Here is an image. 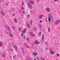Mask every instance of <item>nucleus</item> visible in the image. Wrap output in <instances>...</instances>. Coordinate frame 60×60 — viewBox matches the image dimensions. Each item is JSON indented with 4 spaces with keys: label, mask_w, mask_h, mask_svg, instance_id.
<instances>
[{
    "label": "nucleus",
    "mask_w": 60,
    "mask_h": 60,
    "mask_svg": "<svg viewBox=\"0 0 60 60\" xmlns=\"http://www.w3.org/2000/svg\"><path fill=\"white\" fill-rule=\"evenodd\" d=\"M27 3L28 5V6H29V8H30V9H32V8H33V7L30 4H34V3L33 1L32 0H31L30 1H29V3L27 2Z\"/></svg>",
    "instance_id": "obj_1"
},
{
    "label": "nucleus",
    "mask_w": 60,
    "mask_h": 60,
    "mask_svg": "<svg viewBox=\"0 0 60 60\" xmlns=\"http://www.w3.org/2000/svg\"><path fill=\"white\" fill-rule=\"evenodd\" d=\"M24 45L25 47L26 48H30V47L29 46H28L27 44L26 43H24Z\"/></svg>",
    "instance_id": "obj_2"
},
{
    "label": "nucleus",
    "mask_w": 60,
    "mask_h": 60,
    "mask_svg": "<svg viewBox=\"0 0 60 60\" xmlns=\"http://www.w3.org/2000/svg\"><path fill=\"white\" fill-rule=\"evenodd\" d=\"M6 56V54L5 53H3L1 54V56L2 57L4 58L5 56Z\"/></svg>",
    "instance_id": "obj_3"
},
{
    "label": "nucleus",
    "mask_w": 60,
    "mask_h": 60,
    "mask_svg": "<svg viewBox=\"0 0 60 60\" xmlns=\"http://www.w3.org/2000/svg\"><path fill=\"white\" fill-rule=\"evenodd\" d=\"M50 53L51 55H54L55 52L53 51H52V50H50Z\"/></svg>",
    "instance_id": "obj_4"
},
{
    "label": "nucleus",
    "mask_w": 60,
    "mask_h": 60,
    "mask_svg": "<svg viewBox=\"0 0 60 60\" xmlns=\"http://www.w3.org/2000/svg\"><path fill=\"white\" fill-rule=\"evenodd\" d=\"M43 16L42 15H41L40 16H39V19H41L42 18V17H43Z\"/></svg>",
    "instance_id": "obj_5"
},
{
    "label": "nucleus",
    "mask_w": 60,
    "mask_h": 60,
    "mask_svg": "<svg viewBox=\"0 0 60 60\" xmlns=\"http://www.w3.org/2000/svg\"><path fill=\"white\" fill-rule=\"evenodd\" d=\"M26 29H24L23 31L22 32V34H24V33H25V32H26Z\"/></svg>",
    "instance_id": "obj_6"
},
{
    "label": "nucleus",
    "mask_w": 60,
    "mask_h": 60,
    "mask_svg": "<svg viewBox=\"0 0 60 60\" xmlns=\"http://www.w3.org/2000/svg\"><path fill=\"white\" fill-rule=\"evenodd\" d=\"M33 54L35 56H36V55H37L38 53L37 52H33Z\"/></svg>",
    "instance_id": "obj_7"
},
{
    "label": "nucleus",
    "mask_w": 60,
    "mask_h": 60,
    "mask_svg": "<svg viewBox=\"0 0 60 60\" xmlns=\"http://www.w3.org/2000/svg\"><path fill=\"white\" fill-rule=\"evenodd\" d=\"M39 43L40 42H39L38 41H35V44H39Z\"/></svg>",
    "instance_id": "obj_8"
},
{
    "label": "nucleus",
    "mask_w": 60,
    "mask_h": 60,
    "mask_svg": "<svg viewBox=\"0 0 60 60\" xmlns=\"http://www.w3.org/2000/svg\"><path fill=\"white\" fill-rule=\"evenodd\" d=\"M50 16L49 15L48 17L49 18L48 19L49 22H50Z\"/></svg>",
    "instance_id": "obj_9"
},
{
    "label": "nucleus",
    "mask_w": 60,
    "mask_h": 60,
    "mask_svg": "<svg viewBox=\"0 0 60 60\" xmlns=\"http://www.w3.org/2000/svg\"><path fill=\"white\" fill-rule=\"evenodd\" d=\"M14 48H15L16 49V50L17 51L18 50V47H17V46L15 45H14Z\"/></svg>",
    "instance_id": "obj_10"
},
{
    "label": "nucleus",
    "mask_w": 60,
    "mask_h": 60,
    "mask_svg": "<svg viewBox=\"0 0 60 60\" xmlns=\"http://www.w3.org/2000/svg\"><path fill=\"white\" fill-rule=\"evenodd\" d=\"M46 9L48 11V12H49L50 11H49V8H46Z\"/></svg>",
    "instance_id": "obj_11"
},
{
    "label": "nucleus",
    "mask_w": 60,
    "mask_h": 60,
    "mask_svg": "<svg viewBox=\"0 0 60 60\" xmlns=\"http://www.w3.org/2000/svg\"><path fill=\"white\" fill-rule=\"evenodd\" d=\"M22 51V53H23V54L25 55V52H24V51L23 50V49L22 48H21Z\"/></svg>",
    "instance_id": "obj_12"
},
{
    "label": "nucleus",
    "mask_w": 60,
    "mask_h": 60,
    "mask_svg": "<svg viewBox=\"0 0 60 60\" xmlns=\"http://www.w3.org/2000/svg\"><path fill=\"white\" fill-rule=\"evenodd\" d=\"M30 35H31L32 36H33V37L34 36V35L32 33H30Z\"/></svg>",
    "instance_id": "obj_13"
},
{
    "label": "nucleus",
    "mask_w": 60,
    "mask_h": 60,
    "mask_svg": "<svg viewBox=\"0 0 60 60\" xmlns=\"http://www.w3.org/2000/svg\"><path fill=\"white\" fill-rule=\"evenodd\" d=\"M14 21L15 23H18V21H17V19H16V18L15 19Z\"/></svg>",
    "instance_id": "obj_14"
},
{
    "label": "nucleus",
    "mask_w": 60,
    "mask_h": 60,
    "mask_svg": "<svg viewBox=\"0 0 60 60\" xmlns=\"http://www.w3.org/2000/svg\"><path fill=\"white\" fill-rule=\"evenodd\" d=\"M27 27H28V28H30L31 27H30V25L29 24H27Z\"/></svg>",
    "instance_id": "obj_15"
},
{
    "label": "nucleus",
    "mask_w": 60,
    "mask_h": 60,
    "mask_svg": "<svg viewBox=\"0 0 60 60\" xmlns=\"http://www.w3.org/2000/svg\"><path fill=\"white\" fill-rule=\"evenodd\" d=\"M31 22H30V24L31 25V26H32V22H33V20H31Z\"/></svg>",
    "instance_id": "obj_16"
},
{
    "label": "nucleus",
    "mask_w": 60,
    "mask_h": 60,
    "mask_svg": "<svg viewBox=\"0 0 60 60\" xmlns=\"http://www.w3.org/2000/svg\"><path fill=\"white\" fill-rule=\"evenodd\" d=\"M7 27H8V29L9 31H10V32H11V30L10 29V27H9L8 26Z\"/></svg>",
    "instance_id": "obj_17"
},
{
    "label": "nucleus",
    "mask_w": 60,
    "mask_h": 60,
    "mask_svg": "<svg viewBox=\"0 0 60 60\" xmlns=\"http://www.w3.org/2000/svg\"><path fill=\"white\" fill-rule=\"evenodd\" d=\"M9 34L10 37H13V35H12V34H11V33H10Z\"/></svg>",
    "instance_id": "obj_18"
},
{
    "label": "nucleus",
    "mask_w": 60,
    "mask_h": 60,
    "mask_svg": "<svg viewBox=\"0 0 60 60\" xmlns=\"http://www.w3.org/2000/svg\"><path fill=\"white\" fill-rule=\"evenodd\" d=\"M1 12L3 16H4V12H3L2 11H1Z\"/></svg>",
    "instance_id": "obj_19"
},
{
    "label": "nucleus",
    "mask_w": 60,
    "mask_h": 60,
    "mask_svg": "<svg viewBox=\"0 0 60 60\" xmlns=\"http://www.w3.org/2000/svg\"><path fill=\"white\" fill-rule=\"evenodd\" d=\"M57 21L58 23H60V20H57Z\"/></svg>",
    "instance_id": "obj_20"
},
{
    "label": "nucleus",
    "mask_w": 60,
    "mask_h": 60,
    "mask_svg": "<svg viewBox=\"0 0 60 60\" xmlns=\"http://www.w3.org/2000/svg\"><path fill=\"white\" fill-rule=\"evenodd\" d=\"M13 58L14 59H16V56H14L13 57Z\"/></svg>",
    "instance_id": "obj_21"
},
{
    "label": "nucleus",
    "mask_w": 60,
    "mask_h": 60,
    "mask_svg": "<svg viewBox=\"0 0 60 60\" xmlns=\"http://www.w3.org/2000/svg\"><path fill=\"white\" fill-rule=\"evenodd\" d=\"M0 47H2V42H0Z\"/></svg>",
    "instance_id": "obj_22"
},
{
    "label": "nucleus",
    "mask_w": 60,
    "mask_h": 60,
    "mask_svg": "<svg viewBox=\"0 0 60 60\" xmlns=\"http://www.w3.org/2000/svg\"><path fill=\"white\" fill-rule=\"evenodd\" d=\"M6 5H7V6L9 5V4H8V3H7V2L6 3Z\"/></svg>",
    "instance_id": "obj_23"
},
{
    "label": "nucleus",
    "mask_w": 60,
    "mask_h": 60,
    "mask_svg": "<svg viewBox=\"0 0 60 60\" xmlns=\"http://www.w3.org/2000/svg\"><path fill=\"white\" fill-rule=\"evenodd\" d=\"M24 12H25V11H23L22 12L23 14H25V13Z\"/></svg>",
    "instance_id": "obj_24"
},
{
    "label": "nucleus",
    "mask_w": 60,
    "mask_h": 60,
    "mask_svg": "<svg viewBox=\"0 0 60 60\" xmlns=\"http://www.w3.org/2000/svg\"><path fill=\"white\" fill-rule=\"evenodd\" d=\"M39 26L40 28H41V25H39Z\"/></svg>",
    "instance_id": "obj_25"
},
{
    "label": "nucleus",
    "mask_w": 60,
    "mask_h": 60,
    "mask_svg": "<svg viewBox=\"0 0 60 60\" xmlns=\"http://www.w3.org/2000/svg\"><path fill=\"white\" fill-rule=\"evenodd\" d=\"M50 31V29L49 28H48V31L49 32Z\"/></svg>",
    "instance_id": "obj_26"
},
{
    "label": "nucleus",
    "mask_w": 60,
    "mask_h": 60,
    "mask_svg": "<svg viewBox=\"0 0 60 60\" xmlns=\"http://www.w3.org/2000/svg\"><path fill=\"white\" fill-rule=\"evenodd\" d=\"M34 29H35V31H36V32L37 31V30H36V29L35 28H34Z\"/></svg>",
    "instance_id": "obj_27"
},
{
    "label": "nucleus",
    "mask_w": 60,
    "mask_h": 60,
    "mask_svg": "<svg viewBox=\"0 0 60 60\" xmlns=\"http://www.w3.org/2000/svg\"><path fill=\"white\" fill-rule=\"evenodd\" d=\"M29 58L30 60H33V59H32L30 57H29Z\"/></svg>",
    "instance_id": "obj_28"
},
{
    "label": "nucleus",
    "mask_w": 60,
    "mask_h": 60,
    "mask_svg": "<svg viewBox=\"0 0 60 60\" xmlns=\"http://www.w3.org/2000/svg\"><path fill=\"white\" fill-rule=\"evenodd\" d=\"M59 23H58V22L57 23V22H56V23H55V24L56 25H58V24Z\"/></svg>",
    "instance_id": "obj_29"
},
{
    "label": "nucleus",
    "mask_w": 60,
    "mask_h": 60,
    "mask_svg": "<svg viewBox=\"0 0 60 60\" xmlns=\"http://www.w3.org/2000/svg\"><path fill=\"white\" fill-rule=\"evenodd\" d=\"M27 41H29V39L28 38H27Z\"/></svg>",
    "instance_id": "obj_30"
},
{
    "label": "nucleus",
    "mask_w": 60,
    "mask_h": 60,
    "mask_svg": "<svg viewBox=\"0 0 60 60\" xmlns=\"http://www.w3.org/2000/svg\"><path fill=\"white\" fill-rule=\"evenodd\" d=\"M22 10H24V8H23V7H22Z\"/></svg>",
    "instance_id": "obj_31"
},
{
    "label": "nucleus",
    "mask_w": 60,
    "mask_h": 60,
    "mask_svg": "<svg viewBox=\"0 0 60 60\" xmlns=\"http://www.w3.org/2000/svg\"><path fill=\"white\" fill-rule=\"evenodd\" d=\"M36 58L38 60V59H39V58L38 57H36Z\"/></svg>",
    "instance_id": "obj_32"
},
{
    "label": "nucleus",
    "mask_w": 60,
    "mask_h": 60,
    "mask_svg": "<svg viewBox=\"0 0 60 60\" xmlns=\"http://www.w3.org/2000/svg\"><path fill=\"white\" fill-rule=\"evenodd\" d=\"M27 17H28V18H29V17H30V16L29 15H28Z\"/></svg>",
    "instance_id": "obj_33"
},
{
    "label": "nucleus",
    "mask_w": 60,
    "mask_h": 60,
    "mask_svg": "<svg viewBox=\"0 0 60 60\" xmlns=\"http://www.w3.org/2000/svg\"><path fill=\"white\" fill-rule=\"evenodd\" d=\"M24 2H23L22 3V5H24Z\"/></svg>",
    "instance_id": "obj_34"
},
{
    "label": "nucleus",
    "mask_w": 60,
    "mask_h": 60,
    "mask_svg": "<svg viewBox=\"0 0 60 60\" xmlns=\"http://www.w3.org/2000/svg\"><path fill=\"white\" fill-rule=\"evenodd\" d=\"M54 1L56 2V1H57V2L58 1V0H54Z\"/></svg>",
    "instance_id": "obj_35"
},
{
    "label": "nucleus",
    "mask_w": 60,
    "mask_h": 60,
    "mask_svg": "<svg viewBox=\"0 0 60 60\" xmlns=\"http://www.w3.org/2000/svg\"><path fill=\"white\" fill-rule=\"evenodd\" d=\"M42 41H44V39H42Z\"/></svg>",
    "instance_id": "obj_36"
},
{
    "label": "nucleus",
    "mask_w": 60,
    "mask_h": 60,
    "mask_svg": "<svg viewBox=\"0 0 60 60\" xmlns=\"http://www.w3.org/2000/svg\"><path fill=\"white\" fill-rule=\"evenodd\" d=\"M38 3L39 4V0H37Z\"/></svg>",
    "instance_id": "obj_37"
},
{
    "label": "nucleus",
    "mask_w": 60,
    "mask_h": 60,
    "mask_svg": "<svg viewBox=\"0 0 60 60\" xmlns=\"http://www.w3.org/2000/svg\"><path fill=\"white\" fill-rule=\"evenodd\" d=\"M21 28H20L19 29V31H20V30H21Z\"/></svg>",
    "instance_id": "obj_38"
},
{
    "label": "nucleus",
    "mask_w": 60,
    "mask_h": 60,
    "mask_svg": "<svg viewBox=\"0 0 60 60\" xmlns=\"http://www.w3.org/2000/svg\"><path fill=\"white\" fill-rule=\"evenodd\" d=\"M41 32H40L39 33V35H41Z\"/></svg>",
    "instance_id": "obj_39"
},
{
    "label": "nucleus",
    "mask_w": 60,
    "mask_h": 60,
    "mask_svg": "<svg viewBox=\"0 0 60 60\" xmlns=\"http://www.w3.org/2000/svg\"><path fill=\"white\" fill-rule=\"evenodd\" d=\"M45 43H46V45H48V43H47V42H46Z\"/></svg>",
    "instance_id": "obj_40"
},
{
    "label": "nucleus",
    "mask_w": 60,
    "mask_h": 60,
    "mask_svg": "<svg viewBox=\"0 0 60 60\" xmlns=\"http://www.w3.org/2000/svg\"><path fill=\"white\" fill-rule=\"evenodd\" d=\"M30 12L31 13H33V11H32V10H31L30 11Z\"/></svg>",
    "instance_id": "obj_41"
},
{
    "label": "nucleus",
    "mask_w": 60,
    "mask_h": 60,
    "mask_svg": "<svg viewBox=\"0 0 60 60\" xmlns=\"http://www.w3.org/2000/svg\"><path fill=\"white\" fill-rule=\"evenodd\" d=\"M12 28H13V29H15V28H14V26H13L12 27Z\"/></svg>",
    "instance_id": "obj_42"
},
{
    "label": "nucleus",
    "mask_w": 60,
    "mask_h": 60,
    "mask_svg": "<svg viewBox=\"0 0 60 60\" xmlns=\"http://www.w3.org/2000/svg\"><path fill=\"white\" fill-rule=\"evenodd\" d=\"M26 23V24H28V21H27V22Z\"/></svg>",
    "instance_id": "obj_43"
},
{
    "label": "nucleus",
    "mask_w": 60,
    "mask_h": 60,
    "mask_svg": "<svg viewBox=\"0 0 60 60\" xmlns=\"http://www.w3.org/2000/svg\"><path fill=\"white\" fill-rule=\"evenodd\" d=\"M26 60H28V58H27L26 59Z\"/></svg>",
    "instance_id": "obj_44"
},
{
    "label": "nucleus",
    "mask_w": 60,
    "mask_h": 60,
    "mask_svg": "<svg viewBox=\"0 0 60 60\" xmlns=\"http://www.w3.org/2000/svg\"><path fill=\"white\" fill-rule=\"evenodd\" d=\"M23 34H21V36H23Z\"/></svg>",
    "instance_id": "obj_45"
},
{
    "label": "nucleus",
    "mask_w": 60,
    "mask_h": 60,
    "mask_svg": "<svg viewBox=\"0 0 60 60\" xmlns=\"http://www.w3.org/2000/svg\"><path fill=\"white\" fill-rule=\"evenodd\" d=\"M57 55L58 56H59V54H57Z\"/></svg>",
    "instance_id": "obj_46"
},
{
    "label": "nucleus",
    "mask_w": 60,
    "mask_h": 60,
    "mask_svg": "<svg viewBox=\"0 0 60 60\" xmlns=\"http://www.w3.org/2000/svg\"><path fill=\"white\" fill-rule=\"evenodd\" d=\"M42 39H44V37H42Z\"/></svg>",
    "instance_id": "obj_47"
},
{
    "label": "nucleus",
    "mask_w": 60,
    "mask_h": 60,
    "mask_svg": "<svg viewBox=\"0 0 60 60\" xmlns=\"http://www.w3.org/2000/svg\"><path fill=\"white\" fill-rule=\"evenodd\" d=\"M13 16H14L15 15V14H13Z\"/></svg>",
    "instance_id": "obj_48"
},
{
    "label": "nucleus",
    "mask_w": 60,
    "mask_h": 60,
    "mask_svg": "<svg viewBox=\"0 0 60 60\" xmlns=\"http://www.w3.org/2000/svg\"><path fill=\"white\" fill-rule=\"evenodd\" d=\"M24 39H25V36H24Z\"/></svg>",
    "instance_id": "obj_49"
},
{
    "label": "nucleus",
    "mask_w": 60,
    "mask_h": 60,
    "mask_svg": "<svg viewBox=\"0 0 60 60\" xmlns=\"http://www.w3.org/2000/svg\"><path fill=\"white\" fill-rule=\"evenodd\" d=\"M45 20H46V22H47V19H45Z\"/></svg>",
    "instance_id": "obj_50"
},
{
    "label": "nucleus",
    "mask_w": 60,
    "mask_h": 60,
    "mask_svg": "<svg viewBox=\"0 0 60 60\" xmlns=\"http://www.w3.org/2000/svg\"><path fill=\"white\" fill-rule=\"evenodd\" d=\"M40 22L41 23V22H42V21H40Z\"/></svg>",
    "instance_id": "obj_51"
},
{
    "label": "nucleus",
    "mask_w": 60,
    "mask_h": 60,
    "mask_svg": "<svg viewBox=\"0 0 60 60\" xmlns=\"http://www.w3.org/2000/svg\"><path fill=\"white\" fill-rule=\"evenodd\" d=\"M33 43H34V44H35V42H34Z\"/></svg>",
    "instance_id": "obj_52"
},
{
    "label": "nucleus",
    "mask_w": 60,
    "mask_h": 60,
    "mask_svg": "<svg viewBox=\"0 0 60 60\" xmlns=\"http://www.w3.org/2000/svg\"><path fill=\"white\" fill-rule=\"evenodd\" d=\"M13 50V49H11V51H12Z\"/></svg>",
    "instance_id": "obj_53"
},
{
    "label": "nucleus",
    "mask_w": 60,
    "mask_h": 60,
    "mask_svg": "<svg viewBox=\"0 0 60 60\" xmlns=\"http://www.w3.org/2000/svg\"><path fill=\"white\" fill-rule=\"evenodd\" d=\"M42 36L43 37H44V35H43L42 34Z\"/></svg>",
    "instance_id": "obj_54"
},
{
    "label": "nucleus",
    "mask_w": 60,
    "mask_h": 60,
    "mask_svg": "<svg viewBox=\"0 0 60 60\" xmlns=\"http://www.w3.org/2000/svg\"><path fill=\"white\" fill-rule=\"evenodd\" d=\"M6 33H7V34H8V32H7V31L6 32Z\"/></svg>",
    "instance_id": "obj_55"
},
{
    "label": "nucleus",
    "mask_w": 60,
    "mask_h": 60,
    "mask_svg": "<svg viewBox=\"0 0 60 60\" xmlns=\"http://www.w3.org/2000/svg\"><path fill=\"white\" fill-rule=\"evenodd\" d=\"M1 0H0V3H1Z\"/></svg>",
    "instance_id": "obj_56"
},
{
    "label": "nucleus",
    "mask_w": 60,
    "mask_h": 60,
    "mask_svg": "<svg viewBox=\"0 0 60 60\" xmlns=\"http://www.w3.org/2000/svg\"><path fill=\"white\" fill-rule=\"evenodd\" d=\"M32 46H34V45H32Z\"/></svg>",
    "instance_id": "obj_57"
},
{
    "label": "nucleus",
    "mask_w": 60,
    "mask_h": 60,
    "mask_svg": "<svg viewBox=\"0 0 60 60\" xmlns=\"http://www.w3.org/2000/svg\"><path fill=\"white\" fill-rule=\"evenodd\" d=\"M34 60H36V59H34Z\"/></svg>",
    "instance_id": "obj_58"
},
{
    "label": "nucleus",
    "mask_w": 60,
    "mask_h": 60,
    "mask_svg": "<svg viewBox=\"0 0 60 60\" xmlns=\"http://www.w3.org/2000/svg\"><path fill=\"white\" fill-rule=\"evenodd\" d=\"M12 44H13V43H12Z\"/></svg>",
    "instance_id": "obj_59"
},
{
    "label": "nucleus",
    "mask_w": 60,
    "mask_h": 60,
    "mask_svg": "<svg viewBox=\"0 0 60 60\" xmlns=\"http://www.w3.org/2000/svg\"><path fill=\"white\" fill-rule=\"evenodd\" d=\"M46 49H47V48H46Z\"/></svg>",
    "instance_id": "obj_60"
},
{
    "label": "nucleus",
    "mask_w": 60,
    "mask_h": 60,
    "mask_svg": "<svg viewBox=\"0 0 60 60\" xmlns=\"http://www.w3.org/2000/svg\"><path fill=\"white\" fill-rule=\"evenodd\" d=\"M50 19H52V18H50Z\"/></svg>",
    "instance_id": "obj_61"
},
{
    "label": "nucleus",
    "mask_w": 60,
    "mask_h": 60,
    "mask_svg": "<svg viewBox=\"0 0 60 60\" xmlns=\"http://www.w3.org/2000/svg\"><path fill=\"white\" fill-rule=\"evenodd\" d=\"M18 56H19V55H18Z\"/></svg>",
    "instance_id": "obj_62"
},
{
    "label": "nucleus",
    "mask_w": 60,
    "mask_h": 60,
    "mask_svg": "<svg viewBox=\"0 0 60 60\" xmlns=\"http://www.w3.org/2000/svg\"><path fill=\"white\" fill-rule=\"evenodd\" d=\"M50 15H51V14H50Z\"/></svg>",
    "instance_id": "obj_63"
},
{
    "label": "nucleus",
    "mask_w": 60,
    "mask_h": 60,
    "mask_svg": "<svg viewBox=\"0 0 60 60\" xmlns=\"http://www.w3.org/2000/svg\"><path fill=\"white\" fill-rule=\"evenodd\" d=\"M20 11H21L20 10Z\"/></svg>",
    "instance_id": "obj_64"
}]
</instances>
